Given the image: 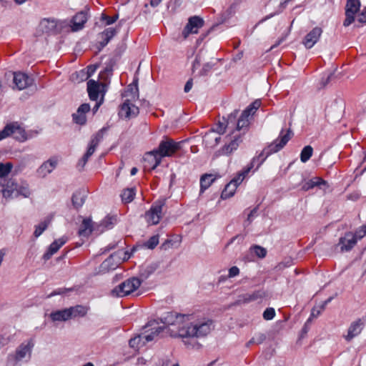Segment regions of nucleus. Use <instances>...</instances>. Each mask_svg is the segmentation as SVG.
Returning <instances> with one entry per match:
<instances>
[{
    "mask_svg": "<svg viewBox=\"0 0 366 366\" xmlns=\"http://www.w3.org/2000/svg\"><path fill=\"white\" fill-rule=\"evenodd\" d=\"M283 132L284 129H282L279 138L264 147L257 156L253 157L251 162L242 169L244 174L247 175L251 169L255 167L257 159H260L257 164V169H258L269 155L280 151L287 144L291 139L292 131L289 129L285 134H283Z\"/></svg>",
    "mask_w": 366,
    "mask_h": 366,
    "instance_id": "nucleus-1",
    "label": "nucleus"
},
{
    "mask_svg": "<svg viewBox=\"0 0 366 366\" xmlns=\"http://www.w3.org/2000/svg\"><path fill=\"white\" fill-rule=\"evenodd\" d=\"M182 142H177L165 137L157 149L147 153L148 161L153 163L152 169H155L161 163L162 158L171 157L181 149Z\"/></svg>",
    "mask_w": 366,
    "mask_h": 366,
    "instance_id": "nucleus-2",
    "label": "nucleus"
},
{
    "mask_svg": "<svg viewBox=\"0 0 366 366\" xmlns=\"http://www.w3.org/2000/svg\"><path fill=\"white\" fill-rule=\"evenodd\" d=\"M214 325L212 320L208 319L204 322H199L196 324L191 323L185 328H182L179 331V336L182 338L187 337H204L214 330Z\"/></svg>",
    "mask_w": 366,
    "mask_h": 366,
    "instance_id": "nucleus-3",
    "label": "nucleus"
},
{
    "mask_svg": "<svg viewBox=\"0 0 366 366\" xmlns=\"http://www.w3.org/2000/svg\"><path fill=\"white\" fill-rule=\"evenodd\" d=\"M261 104L260 99H256L242 111L241 115L238 117L236 132H242L241 134L242 135L248 131L250 122L257 110L260 107Z\"/></svg>",
    "mask_w": 366,
    "mask_h": 366,
    "instance_id": "nucleus-4",
    "label": "nucleus"
},
{
    "mask_svg": "<svg viewBox=\"0 0 366 366\" xmlns=\"http://www.w3.org/2000/svg\"><path fill=\"white\" fill-rule=\"evenodd\" d=\"M34 346V341L29 340L26 343H21L16 350L14 355H9L7 358V366H16L17 363L26 357L31 358V351Z\"/></svg>",
    "mask_w": 366,
    "mask_h": 366,
    "instance_id": "nucleus-5",
    "label": "nucleus"
},
{
    "mask_svg": "<svg viewBox=\"0 0 366 366\" xmlns=\"http://www.w3.org/2000/svg\"><path fill=\"white\" fill-rule=\"evenodd\" d=\"M165 198L155 201L150 209L146 212L145 218L147 222L152 224H157L162 217V209L166 204Z\"/></svg>",
    "mask_w": 366,
    "mask_h": 366,
    "instance_id": "nucleus-6",
    "label": "nucleus"
},
{
    "mask_svg": "<svg viewBox=\"0 0 366 366\" xmlns=\"http://www.w3.org/2000/svg\"><path fill=\"white\" fill-rule=\"evenodd\" d=\"M246 176L247 175L244 174L242 170L239 172L234 178L225 185L223 191L222 192L221 198L225 199L232 197L237 186L242 183Z\"/></svg>",
    "mask_w": 366,
    "mask_h": 366,
    "instance_id": "nucleus-7",
    "label": "nucleus"
},
{
    "mask_svg": "<svg viewBox=\"0 0 366 366\" xmlns=\"http://www.w3.org/2000/svg\"><path fill=\"white\" fill-rule=\"evenodd\" d=\"M89 9L86 6L85 9L77 12L71 20V28L72 31H78L84 27L85 23L89 18Z\"/></svg>",
    "mask_w": 366,
    "mask_h": 366,
    "instance_id": "nucleus-8",
    "label": "nucleus"
},
{
    "mask_svg": "<svg viewBox=\"0 0 366 366\" xmlns=\"http://www.w3.org/2000/svg\"><path fill=\"white\" fill-rule=\"evenodd\" d=\"M204 23L203 19L198 16L190 17L182 31L184 38H187L189 34H197L198 29L202 28L204 26Z\"/></svg>",
    "mask_w": 366,
    "mask_h": 366,
    "instance_id": "nucleus-9",
    "label": "nucleus"
},
{
    "mask_svg": "<svg viewBox=\"0 0 366 366\" xmlns=\"http://www.w3.org/2000/svg\"><path fill=\"white\" fill-rule=\"evenodd\" d=\"M232 135L230 142L224 144L217 152V155H229L237 150L239 144L242 142V135L241 134H234Z\"/></svg>",
    "mask_w": 366,
    "mask_h": 366,
    "instance_id": "nucleus-10",
    "label": "nucleus"
},
{
    "mask_svg": "<svg viewBox=\"0 0 366 366\" xmlns=\"http://www.w3.org/2000/svg\"><path fill=\"white\" fill-rule=\"evenodd\" d=\"M139 113V107L131 103L129 99H126L124 102L121 105V108L119 112V116L120 117L130 119L136 117Z\"/></svg>",
    "mask_w": 366,
    "mask_h": 366,
    "instance_id": "nucleus-11",
    "label": "nucleus"
},
{
    "mask_svg": "<svg viewBox=\"0 0 366 366\" xmlns=\"http://www.w3.org/2000/svg\"><path fill=\"white\" fill-rule=\"evenodd\" d=\"M118 31L115 28L105 29L102 32L99 34V38L101 39L96 44L98 51H102L109 41L117 34Z\"/></svg>",
    "mask_w": 366,
    "mask_h": 366,
    "instance_id": "nucleus-12",
    "label": "nucleus"
},
{
    "mask_svg": "<svg viewBox=\"0 0 366 366\" xmlns=\"http://www.w3.org/2000/svg\"><path fill=\"white\" fill-rule=\"evenodd\" d=\"M13 82L19 90H22L32 85L34 79L23 72H14Z\"/></svg>",
    "mask_w": 366,
    "mask_h": 366,
    "instance_id": "nucleus-13",
    "label": "nucleus"
},
{
    "mask_svg": "<svg viewBox=\"0 0 366 366\" xmlns=\"http://www.w3.org/2000/svg\"><path fill=\"white\" fill-rule=\"evenodd\" d=\"M357 241L356 235L352 232H346L339 239L338 246L340 247L341 252H348L354 247Z\"/></svg>",
    "mask_w": 366,
    "mask_h": 366,
    "instance_id": "nucleus-14",
    "label": "nucleus"
},
{
    "mask_svg": "<svg viewBox=\"0 0 366 366\" xmlns=\"http://www.w3.org/2000/svg\"><path fill=\"white\" fill-rule=\"evenodd\" d=\"M322 29L316 26L313 28L304 38L302 41L303 44L307 49H311L319 40Z\"/></svg>",
    "mask_w": 366,
    "mask_h": 366,
    "instance_id": "nucleus-15",
    "label": "nucleus"
},
{
    "mask_svg": "<svg viewBox=\"0 0 366 366\" xmlns=\"http://www.w3.org/2000/svg\"><path fill=\"white\" fill-rule=\"evenodd\" d=\"M89 104H81L77 109L76 113L72 114L73 122L79 125H84L86 123V114L90 111Z\"/></svg>",
    "mask_w": 366,
    "mask_h": 366,
    "instance_id": "nucleus-16",
    "label": "nucleus"
},
{
    "mask_svg": "<svg viewBox=\"0 0 366 366\" xmlns=\"http://www.w3.org/2000/svg\"><path fill=\"white\" fill-rule=\"evenodd\" d=\"M104 87V84H99L98 81L90 79L87 81V92L89 97L92 101H97L100 92H104V90L100 91L99 87Z\"/></svg>",
    "mask_w": 366,
    "mask_h": 366,
    "instance_id": "nucleus-17",
    "label": "nucleus"
},
{
    "mask_svg": "<svg viewBox=\"0 0 366 366\" xmlns=\"http://www.w3.org/2000/svg\"><path fill=\"white\" fill-rule=\"evenodd\" d=\"M364 327V322L361 319L351 323L348 328L347 335L345 336V340L347 342L351 341L355 337L357 336L362 332Z\"/></svg>",
    "mask_w": 366,
    "mask_h": 366,
    "instance_id": "nucleus-18",
    "label": "nucleus"
},
{
    "mask_svg": "<svg viewBox=\"0 0 366 366\" xmlns=\"http://www.w3.org/2000/svg\"><path fill=\"white\" fill-rule=\"evenodd\" d=\"M315 187L322 189V187L328 188L329 185L327 181L319 177H315L308 181L305 182L302 186V190L308 191L315 188Z\"/></svg>",
    "mask_w": 366,
    "mask_h": 366,
    "instance_id": "nucleus-19",
    "label": "nucleus"
},
{
    "mask_svg": "<svg viewBox=\"0 0 366 366\" xmlns=\"http://www.w3.org/2000/svg\"><path fill=\"white\" fill-rule=\"evenodd\" d=\"M18 184L13 179H9L5 184H0V190L4 198H13V194L17 190Z\"/></svg>",
    "mask_w": 366,
    "mask_h": 366,
    "instance_id": "nucleus-20",
    "label": "nucleus"
},
{
    "mask_svg": "<svg viewBox=\"0 0 366 366\" xmlns=\"http://www.w3.org/2000/svg\"><path fill=\"white\" fill-rule=\"evenodd\" d=\"M66 242V239L60 238L54 240L49 247L47 251L44 254L42 258L47 261L51 256L55 254L61 247H62Z\"/></svg>",
    "mask_w": 366,
    "mask_h": 366,
    "instance_id": "nucleus-21",
    "label": "nucleus"
},
{
    "mask_svg": "<svg viewBox=\"0 0 366 366\" xmlns=\"http://www.w3.org/2000/svg\"><path fill=\"white\" fill-rule=\"evenodd\" d=\"M239 110L235 109L229 114L227 118L223 117V121L225 122L226 127L231 129V134H234L236 132L237 124L238 120Z\"/></svg>",
    "mask_w": 366,
    "mask_h": 366,
    "instance_id": "nucleus-22",
    "label": "nucleus"
},
{
    "mask_svg": "<svg viewBox=\"0 0 366 366\" xmlns=\"http://www.w3.org/2000/svg\"><path fill=\"white\" fill-rule=\"evenodd\" d=\"M52 322H65L71 319V312L68 308L56 310L49 314Z\"/></svg>",
    "mask_w": 366,
    "mask_h": 366,
    "instance_id": "nucleus-23",
    "label": "nucleus"
},
{
    "mask_svg": "<svg viewBox=\"0 0 366 366\" xmlns=\"http://www.w3.org/2000/svg\"><path fill=\"white\" fill-rule=\"evenodd\" d=\"M57 160L55 159H49L44 162L37 169L39 176L45 177L46 174L51 173L52 170L56 167Z\"/></svg>",
    "mask_w": 366,
    "mask_h": 366,
    "instance_id": "nucleus-24",
    "label": "nucleus"
},
{
    "mask_svg": "<svg viewBox=\"0 0 366 366\" xmlns=\"http://www.w3.org/2000/svg\"><path fill=\"white\" fill-rule=\"evenodd\" d=\"M142 280L139 279L138 277H130L125 281L123 282L124 284L125 290L127 291V295H129L136 290H137L141 284Z\"/></svg>",
    "mask_w": 366,
    "mask_h": 366,
    "instance_id": "nucleus-25",
    "label": "nucleus"
},
{
    "mask_svg": "<svg viewBox=\"0 0 366 366\" xmlns=\"http://www.w3.org/2000/svg\"><path fill=\"white\" fill-rule=\"evenodd\" d=\"M92 222L91 218H84L79 229L78 234L81 237H89L92 233Z\"/></svg>",
    "mask_w": 366,
    "mask_h": 366,
    "instance_id": "nucleus-26",
    "label": "nucleus"
},
{
    "mask_svg": "<svg viewBox=\"0 0 366 366\" xmlns=\"http://www.w3.org/2000/svg\"><path fill=\"white\" fill-rule=\"evenodd\" d=\"M86 195L80 190L74 192L71 197V203L73 207L79 210L84 204L86 200Z\"/></svg>",
    "mask_w": 366,
    "mask_h": 366,
    "instance_id": "nucleus-27",
    "label": "nucleus"
},
{
    "mask_svg": "<svg viewBox=\"0 0 366 366\" xmlns=\"http://www.w3.org/2000/svg\"><path fill=\"white\" fill-rule=\"evenodd\" d=\"M212 174H204L200 177V193H203L215 181Z\"/></svg>",
    "mask_w": 366,
    "mask_h": 366,
    "instance_id": "nucleus-28",
    "label": "nucleus"
},
{
    "mask_svg": "<svg viewBox=\"0 0 366 366\" xmlns=\"http://www.w3.org/2000/svg\"><path fill=\"white\" fill-rule=\"evenodd\" d=\"M69 312H71V319L76 318L77 317H83L86 316L88 312V307L83 306L81 305H77L74 307H70L68 308Z\"/></svg>",
    "mask_w": 366,
    "mask_h": 366,
    "instance_id": "nucleus-29",
    "label": "nucleus"
},
{
    "mask_svg": "<svg viewBox=\"0 0 366 366\" xmlns=\"http://www.w3.org/2000/svg\"><path fill=\"white\" fill-rule=\"evenodd\" d=\"M220 140V134L214 137V133L212 131H209L207 132L203 139V141L205 142V144L210 147H216L219 143Z\"/></svg>",
    "mask_w": 366,
    "mask_h": 366,
    "instance_id": "nucleus-30",
    "label": "nucleus"
},
{
    "mask_svg": "<svg viewBox=\"0 0 366 366\" xmlns=\"http://www.w3.org/2000/svg\"><path fill=\"white\" fill-rule=\"evenodd\" d=\"M115 253L110 254L100 265V270L104 272H107L110 270H114L117 267V263L113 262Z\"/></svg>",
    "mask_w": 366,
    "mask_h": 366,
    "instance_id": "nucleus-31",
    "label": "nucleus"
},
{
    "mask_svg": "<svg viewBox=\"0 0 366 366\" xmlns=\"http://www.w3.org/2000/svg\"><path fill=\"white\" fill-rule=\"evenodd\" d=\"M52 219V217H46L43 222H40L38 225L36 226L35 230L34 232V235L35 237H39L48 227L50 224Z\"/></svg>",
    "mask_w": 366,
    "mask_h": 366,
    "instance_id": "nucleus-32",
    "label": "nucleus"
},
{
    "mask_svg": "<svg viewBox=\"0 0 366 366\" xmlns=\"http://www.w3.org/2000/svg\"><path fill=\"white\" fill-rule=\"evenodd\" d=\"M136 194V188L124 189L121 194L122 200L124 203H129L133 201Z\"/></svg>",
    "mask_w": 366,
    "mask_h": 366,
    "instance_id": "nucleus-33",
    "label": "nucleus"
},
{
    "mask_svg": "<svg viewBox=\"0 0 366 366\" xmlns=\"http://www.w3.org/2000/svg\"><path fill=\"white\" fill-rule=\"evenodd\" d=\"M179 317L184 318V315L178 314L174 312H168L162 319V321L164 324L168 325H172L175 324L176 320H177Z\"/></svg>",
    "mask_w": 366,
    "mask_h": 366,
    "instance_id": "nucleus-34",
    "label": "nucleus"
},
{
    "mask_svg": "<svg viewBox=\"0 0 366 366\" xmlns=\"http://www.w3.org/2000/svg\"><path fill=\"white\" fill-rule=\"evenodd\" d=\"M360 0H347L345 6V11L350 14H357L360 8Z\"/></svg>",
    "mask_w": 366,
    "mask_h": 366,
    "instance_id": "nucleus-35",
    "label": "nucleus"
},
{
    "mask_svg": "<svg viewBox=\"0 0 366 366\" xmlns=\"http://www.w3.org/2000/svg\"><path fill=\"white\" fill-rule=\"evenodd\" d=\"M13 137L19 142H24L27 139L25 130L17 122H16L15 129H14Z\"/></svg>",
    "mask_w": 366,
    "mask_h": 366,
    "instance_id": "nucleus-36",
    "label": "nucleus"
},
{
    "mask_svg": "<svg viewBox=\"0 0 366 366\" xmlns=\"http://www.w3.org/2000/svg\"><path fill=\"white\" fill-rule=\"evenodd\" d=\"M164 329V327L162 326H157L156 327L152 328V331L150 334L146 335L142 337V339H144V341H143V345L145 344V342H150L154 339V337L159 335Z\"/></svg>",
    "mask_w": 366,
    "mask_h": 366,
    "instance_id": "nucleus-37",
    "label": "nucleus"
},
{
    "mask_svg": "<svg viewBox=\"0 0 366 366\" xmlns=\"http://www.w3.org/2000/svg\"><path fill=\"white\" fill-rule=\"evenodd\" d=\"M313 153V148L310 145L305 146L300 153V160L302 162H307Z\"/></svg>",
    "mask_w": 366,
    "mask_h": 366,
    "instance_id": "nucleus-38",
    "label": "nucleus"
},
{
    "mask_svg": "<svg viewBox=\"0 0 366 366\" xmlns=\"http://www.w3.org/2000/svg\"><path fill=\"white\" fill-rule=\"evenodd\" d=\"M16 122L6 124L0 132V139H5L11 135L13 136L14 129H15Z\"/></svg>",
    "mask_w": 366,
    "mask_h": 366,
    "instance_id": "nucleus-39",
    "label": "nucleus"
},
{
    "mask_svg": "<svg viewBox=\"0 0 366 366\" xmlns=\"http://www.w3.org/2000/svg\"><path fill=\"white\" fill-rule=\"evenodd\" d=\"M290 1H287V0H285L284 1L281 2L279 5V10L276 12H274V13H272V14H269V15H267L266 16H264L263 19H262L259 22L258 24L255 26H257L258 24H262L263 23L264 21L271 19L272 17L274 16L275 15L278 14H280L281 12H282L284 11V9H285V8L287 7V4L289 3Z\"/></svg>",
    "mask_w": 366,
    "mask_h": 366,
    "instance_id": "nucleus-40",
    "label": "nucleus"
},
{
    "mask_svg": "<svg viewBox=\"0 0 366 366\" xmlns=\"http://www.w3.org/2000/svg\"><path fill=\"white\" fill-rule=\"evenodd\" d=\"M124 284L122 282L117 287H115L112 291L111 294L113 297H122L127 296V291L125 290Z\"/></svg>",
    "mask_w": 366,
    "mask_h": 366,
    "instance_id": "nucleus-41",
    "label": "nucleus"
},
{
    "mask_svg": "<svg viewBox=\"0 0 366 366\" xmlns=\"http://www.w3.org/2000/svg\"><path fill=\"white\" fill-rule=\"evenodd\" d=\"M250 251L252 252H254L256 254V256L259 258H264L267 255V249L264 247L259 245H252L250 247Z\"/></svg>",
    "mask_w": 366,
    "mask_h": 366,
    "instance_id": "nucleus-42",
    "label": "nucleus"
},
{
    "mask_svg": "<svg viewBox=\"0 0 366 366\" xmlns=\"http://www.w3.org/2000/svg\"><path fill=\"white\" fill-rule=\"evenodd\" d=\"M13 164L11 162L0 163V178L5 177L11 171Z\"/></svg>",
    "mask_w": 366,
    "mask_h": 366,
    "instance_id": "nucleus-43",
    "label": "nucleus"
},
{
    "mask_svg": "<svg viewBox=\"0 0 366 366\" xmlns=\"http://www.w3.org/2000/svg\"><path fill=\"white\" fill-rule=\"evenodd\" d=\"M116 218L114 216H107L101 222L104 226V229H112L116 222Z\"/></svg>",
    "mask_w": 366,
    "mask_h": 366,
    "instance_id": "nucleus-44",
    "label": "nucleus"
},
{
    "mask_svg": "<svg viewBox=\"0 0 366 366\" xmlns=\"http://www.w3.org/2000/svg\"><path fill=\"white\" fill-rule=\"evenodd\" d=\"M118 18H119L118 14H115L113 16H109L107 15L105 13H102L101 14L100 20L102 21H104L105 23V25L109 26V25L114 24V22H116L117 20L118 19Z\"/></svg>",
    "mask_w": 366,
    "mask_h": 366,
    "instance_id": "nucleus-45",
    "label": "nucleus"
},
{
    "mask_svg": "<svg viewBox=\"0 0 366 366\" xmlns=\"http://www.w3.org/2000/svg\"><path fill=\"white\" fill-rule=\"evenodd\" d=\"M253 302L252 295L249 293L243 294L238 296V299L236 300L234 305L247 304Z\"/></svg>",
    "mask_w": 366,
    "mask_h": 366,
    "instance_id": "nucleus-46",
    "label": "nucleus"
},
{
    "mask_svg": "<svg viewBox=\"0 0 366 366\" xmlns=\"http://www.w3.org/2000/svg\"><path fill=\"white\" fill-rule=\"evenodd\" d=\"M159 244V235H153L146 242H144V245L150 249H154L157 244Z\"/></svg>",
    "mask_w": 366,
    "mask_h": 366,
    "instance_id": "nucleus-47",
    "label": "nucleus"
},
{
    "mask_svg": "<svg viewBox=\"0 0 366 366\" xmlns=\"http://www.w3.org/2000/svg\"><path fill=\"white\" fill-rule=\"evenodd\" d=\"M31 194V192L29 188V185L27 184L21 185L17 187V190L16 192V197L18 195H21L24 197H29Z\"/></svg>",
    "mask_w": 366,
    "mask_h": 366,
    "instance_id": "nucleus-48",
    "label": "nucleus"
},
{
    "mask_svg": "<svg viewBox=\"0 0 366 366\" xmlns=\"http://www.w3.org/2000/svg\"><path fill=\"white\" fill-rule=\"evenodd\" d=\"M137 81H138L137 79L134 80L133 83L132 84H129L127 89V92L130 93L132 94L133 99H134L135 97H138V95H139V89H138Z\"/></svg>",
    "mask_w": 366,
    "mask_h": 366,
    "instance_id": "nucleus-49",
    "label": "nucleus"
},
{
    "mask_svg": "<svg viewBox=\"0 0 366 366\" xmlns=\"http://www.w3.org/2000/svg\"><path fill=\"white\" fill-rule=\"evenodd\" d=\"M251 295H252L253 301L257 300L259 299H263L268 296L267 292L263 289L255 290Z\"/></svg>",
    "mask_w": 366,
    "mask_h": 366,
    "instance_id": "nucleus-50",
    "label": "nucleus"
},
{
    "mask_svg": "<svg viewBox=\"0 0 366 366\" xmlns=\"http://www.w3.org/2000/svg\"><path fill=\"white\" fill-rule=\"evenodd\" d=\"M116 64L117 60L114 58L109 59V61L106 63V66L103 72L107 74H112L114 66H115Z\"/></svg>",
    "mask_w": 366,
    "mask_h": 366,
    "instance_id": "nucleus-51",
    "label": "nucleus"
},
{
    "mask_svg": "<svg viewBox=\"0 0 366 366\" xmlns=\"http://www.w3.org/2000/svg\"><path fill=\"white\" fill-rule=\"evenodd\" d=\"M228 129L226 127L225 122H219V123L217 124V127L215 129H212L210 131H212L213 133L216 132L218 134H223L225 133L226 129Z\"/></svg>",
    "mask_w": 366,
    "mask_h": 366,
    "instance_id": "nucleus-52",
    "label": "nucleus"
},
{
    "mask_svg": "<svg viewBox=\"0 0 366 366\" xmlns=\"http://www.w3.org/2000/svg\"><path fill=\"white\" fill-rule=\"evenodd\" d=\"M263 318L266 320H271L275 316V310L272 307L267 308L263 312Z\"/></svg>",
    "mask_w": 366,
    "mask_h": 366,
    "instance_id": "nucleus-53",
    "label": "nucleus"
},
{
    "mask_svg": "<svg viewBox=\"0 0 366 366\" xmlns=\"http://www.w3.org/2000/svg\"><path fill=\"white\" fill-rule=\"evenodd\" d=\"M214 65V64L211 62H207V63L204 64L203 65L202 69L199 71V75L200 76H207L208 74V73L211 71V69L213 68Z\"/></svg>",
    "mask_w": 366,
    "mask_h": 366,
    "instance_id": "nucleus-54",
    "label": "nucleus"
},
{
    "mask_svg": "<svg viewBox=\"0 0 366 366\" xmlns=\"http://www.w3.org/2000/svg\"><path fill=\"white\" fill-rule=\"evenodd\" d=\"M257 210L258 206L255 207L249 212V213L247 215V218L244 222V227H247L251 224V222H252V217L257 214Z\"/></svg>",
    "mask_w": 366,
    "mask_h": 366,
    "instance_id": "nucleus-55",
    "label": "nucleus"
},
{
    "mask_svg": "<svg viewBox=\"0 0 366 366\" xmlns=\"http://www.w3.org/2000/svg\"><path fill=\"white\" fill-rule=\"evenodd\" d=\"M356 14H350L345 11V19L343 22V26L347 27L350 26L355 21V15Z\"/></svg>",
    "mask_w": 366,
    "mask_h": 366,
    "instance_id": "nucleus-56",
    "label": "nucleus"
},
{
    "mask_svg": "<svg viewBox=\"0 0 366 366\" xmlns=\"http://www.w3.org/2000/svg\"><path fill=\"white\" fill-rule=\"evenodd\" d=\"M104 231L105 229L102 222L99 223L92 222V232H94L97 234H99L104 232Z\"/></svg>",
    "mask_w": 366,
    "mask_h": 366,
    "instance_id": "nucleus-57",
    "label": "nucleus"
},
{
    "mask_svg": "<svg viewBox=\"0 0 366 366\" xmlns=\"http://www.w3.org/2000/svg\"><path fill=\"white\" fill-rule=\"evenodd\" d=\"M142 336L139 335L137 337L130 339L129 341V345L132 348L139 347V345L140 344V342L142 341Z\"/></svg>",
    "mask_w": 366,
    "mask_h": 366,
    "instance_id": "nucleus-58",
    "label": "nucleus"
},
{
    "mask_svg": "<svg viewBox=\"0 0 366 366\" xmlns=\"http://www.w3.org/2000/svg\"><path fill=\"white\" fill-rule=\"evenodd\" d=\"M73 289L72 288H59L57 290H54L49 295V297H53V296H55V295H64L65 293H66L67 292H70V291H72Z\"/></svg>",
    "mask_w": 366,
    "mask_h": 366,
    "instance_id": "nucleus-59",
    "label": "nucleus"
},
{
    "mask_svg": "<svg viewBox=\"0 0 366 366\" xmlns=\"http://www.w3.org/2000/svg\"><path fill=\"white\" fill-rule=\"evenodd\" d=\"M334 78V73H330L325 79L322 78L320 81V88H325Z\"/></svg>",
    "mask_w": 366,
    "mask_h": 366,
    "instance_id": "nucleus-60",
    "label": "nucleus"
},
{
    "mask_svg": "<svg viewBox=\"0 0 366 366\" xmlns=\"http://www.w3.org/2000/svg\"><path fill=\"white\" fill-rule=\"evenodd\" d=\"M98 67H99V64L89 65L86 67L87 71H86V78L88 79L90 76H92L94 74V72L96 71V70Z\"/></svg>",
    "mask_w": 366,
    "mask_h": 366,
    "instance_id": "nucleus-61",
    "label": "nucleus"
},
{
    "mask_svg": "<svg viewBox=\"0 0 366 366\" xmlns=\"http://www.w3.org/2000/svg\"><path fill=\"white\" fill-rule=\"evenodd\" d=\"M97 146L98 145L97 144V140H95V142L90 141L88 149L86 152V154L91 157L95 152Z\"/></svg>",
    "mask_w": 366,
    "mask_h": 366,
    "instance_id": "nucleus-62",
    "label": "nucleus"
},
{
    "mask_svg": "<svg viewBox=\"0 0 366 366\" xmlns=\"http://www.w3.org/2000/svg\"><path fill=\"white\" fill-rule=\"evenodd\" d=\"M353 234L356 235L357 239H361L365 237L366 235V225L360 227V229L357 230L356 232Z\"/></svg>",
    "mask_w": 366,
    "mask_h": 366,
    "instance_id": "nucleus-63",
    "label": "nucleus"
},
{
    "mask_svg": "<svg viewBox=\"0 0 366 366\" xmlns=\"http://www.w3.org/2000/svg\"><path fill=\"white\" fill-rule=\"evenodd\" d=\"M292 259H288L285 261H283V262H280L277 265V268L278 269H285L286 267H290V265H292Z\"/></svg>",
    "mask_w": 366,
    "mask_h": 366,
    "instance_id": "nucleus-64",
    "label": "nucleus"
}]
</instances>
